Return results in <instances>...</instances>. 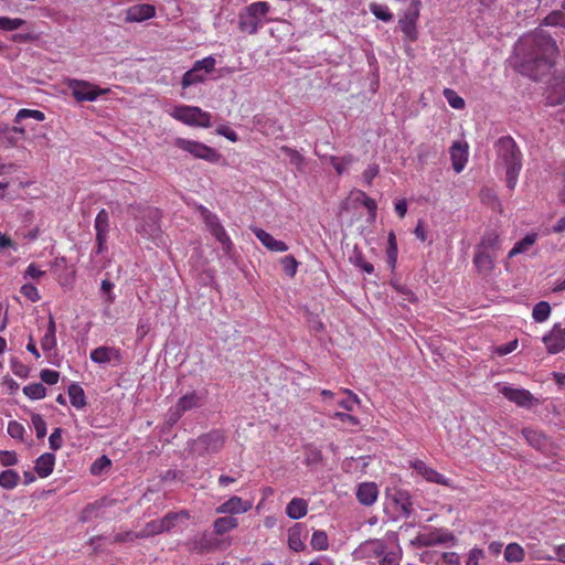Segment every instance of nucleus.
Returning <instances> with one entry per match:
<instances>
[{
	"mask_svg": "<svg viewBox=\"0 0 565 565\" xmlns=\"http://www.w3.org/2000/svg\"><path fill=\"white\" fill-rule=\"evenodd\" d=\"M390 548L388 541L385 539H373L363 542L359 547V553L365 558L381 559L382 555Z\"/></svg>",
	"mask_w": 565,
	"mask_h": 565,
	"instance_id": "obj_12",
	"label": "nucleus"
},
{
	"mask_svg": "<svg viewBox=\"0 0 565 565\" xmlns=\"http://www.w3.org/2000/svg\"><path fill=\"white\" fill-rule=\"evenodd\" d=\"M174 145L177 148L191 153L194 158L209 162H216L220 158L215 149L195 140L178 138Z\"/></svg>",
	"mask_w": 565,
	"mask_h": 565,
	"instance_id": "obj_7",
	"label": "nucleus"
},
{
	"mask_svg": "<svg viewBox=\"0 0 565 565\" xmlns=\"http://www.w3.org/2000/svg\"><path fill=\"white\" fill-rule=\"evenodd\" d=\"M418 15V12H408L398 22L405 40L409 42H414L418 38L416 25Z\"/></svg>",
	"mask_w": 565,
	"mask_h": 565,
	"instance_id": "obj_24",
	"label": "nucleus"
},
{
	"mask_svg": "<svg viewBox=\"0 0 565 565\" xmlns=\"http://www.w3.org/2000/svg\"><path fill=\"white\" fill-rule=\"evenodd\" d=\"M429 557L436 565H460L459 556L455 552L438 553H425L424 558Z\"/></svg>",
	"mask_w": 565,
	"mask_h": 565,
	"instance_id": "obj_33",
	"label": "nucleus"
},
{
	"mask_svg": "<svg viewBox=\"0 0 565 565\" xmlns=\"http://www.w3.org/2000/svg\"><path fill=\"white\" fill-rule=\"evenodd\" d=\"M40 377L44 383L54 385L58 382L60 373L54 370L44 369L40 372Z\"/></svg>",
	"mask_w": 565,
	"mask_h": 565,
	"instance_id": "obj_60",
	"label": "nucleus"
},
{
	"mask_svg": "<svg viewBox=\"0 0 565 565\" xmlns=\"http://www.w3.org/2000/svg\"><path fill=\"white\" fill-rule=\"evenodd\" d=\"M10 363H11V370L17 376L24 379L29 375V371H30L29 367L24 363L19 361L18 359H15V358L11 359Z\"/></svg>",
	"mask_w": 565,
	"mask_h": 565,
	"instance_id": "obj_57",
	"label": "nucleus"
},
{
	"mask_svg": "<svg viewBox=\"0 0 565 565\" xmlns=\"http://www.w3.org/2000/svg\"><path fill=\"white\" fill-rule=\"evenodd\" d=\"M20 481V476L15 470L8 469L0 473V487L6 490H13Z\"/></svg>",
	"mask_w": 565,
	"mask_h": 565,
	"instance_id": "obj_39",
	"label": "nucleus"
},
{
	"mask_svg": "<svg viewBox=\"0 0 565 565\" xmlns=\"http://www.w3.org/2000/svg\"><path fill=\"white\" fill-rule=\"evenodd\" d=\"M504 558L509 563H521L525 558V552L520 544L510 543L504 550Z\"/></svg>",
	"mask_w": 565,
	"mask_h": 565,
	"instance_id": "obj_37",
	"label": "nucleus"
},
{
	"mask_svg": "<svg viewBox=\"0 0 565 565\" xmlns=\"http://www.w3.org/2000/svg\"><path fill=\"white\" fill-rule=\"evenodd\" d=\"M90 360L97 364H106L115 361L117 364L121 362L120 350L114 347H98L90 354Z\"/></svg>",
	"mask_w": 565,
	"mask_h": 565,
	"instance_id": "obj_17",
	"label": "nucleus"
},
{
	"mask_svg": "<svg viewBox=\"0 0 565 565\" xmlns=\"http://www.w3.org/2000/svg\"><path fill=\"white\" fill-rule=\"evenodd\" d=\"M23 393L31 399H42L46 395V388L41 383H31L23 387Z\"/></svg>",
	"mask_w": 565,
	"mask_h": 565,
	"instance_id": "obj_45",
	"label": "nucleus"
},
{
	"mask_svg": "<svg viewBox=\"0 0 565 565\" xmlns=\"http://www.w3.org/2000/svg\"><path fill=\"white\" fill-rule=\"evenodd\" d=\"M343 392L349 395V398L340 401L338 405L348 412H352L353 405L360 404L361 401L351 390L344 388Z\"/></svg>",
	"mask_w": 565,
	"mask_h": 565,
	"instance_id": "obj_54",
	"label": "nucleus"
},
{
	"mask_svg": "<svg viewBox=\"0 0 565 565\" xmlns=\"http://www.w3.org/2000/svg\"><path fill=\"white\" fill-rule=\"evenodd\" d=\"M542 24L548 26H565V12L559 10L551 12L544 18Z\"/></svg>",
	"mask_w": 565,
	"mask_h": 565,
	"instance_id": "obj_49",
	"label": "nucleus"
},
{
	"mask_svg": "<svg viewBox=\"0 0 565 565\" xmlns=\"http://www.w3.org/2000/svg\"><path fill=\"white\" fill-rule=\"evenodd\" d=\"M57 345L56 334L53 333H44L41 339V348L44 352H51Z\"/></svg>",
	"mask_w": 565,
	"mask_h": 565,
	"instance_id": "obj_56",
	"label": "nucleus"
},
{
	"mask_svg": "<svg viewBox=\"0 0 565 565\" xmlns=\"http://www.w3.org/2000/svg\"><path fill=\"white\" fill-rule=\"evenodd\" d=\"M501 394L510 402L515 403L519 406H529L532 402V394L523 388H513L510 386H503L500 390Z\"/></svg>",
	"mask_w": 565,
	"mask_h": 565,
	"instance_id": "obj_23",
	"label": "nucleus"
},
{
	"mask_svg": "<svg viewBox=\"0 0 565 565\" xmlns=\"http://www.w3.org/2000/svg\"><path fill=\"white\" fill-rule=\"evenodd\" d=\"M163 533L162 522L160 519L148 522L145 527L135 534V537L146 539Z\"/></svg>",
	"mask_w": 565,
	"mask_h": 565,
	"instance_id": "obj_40",
	"label": "nucleus"
},
{
	"mask_svg": "<svg viewBox=\"0 0 565 565\" xmlns=\"http://www.w3.org/2000/svg\"><path fill=\"white\" fill-rule=\"evenodd\" d=\"M252 509V502L245 501L241 497L233 495L224 503L220 504L215 511L218 514H242Z\"/></svg>",
	"mask_w": 565,
	"mask_h": 565,
	"instance_id": "obj_15",
	"label": "nucleus"
},
{
	"mask_svg": "<svg viewBox=\"0 0 565 565\" xmlns=\"http://www.w3.org/2000/svg\"><path fill=\"white\" fill-rule=\"evenodd\" d=\"M310 544L315 551H326L329 547L327 533L322 530L315 531Z\"/></svg>",
	"mask_w": 565,
	"mask_h": 565,
	"instance_id": "obj_43",
	"label": "nucleus"
},
{
	"mask_svg": "<svg viewBox=\"0 0 565 565\" xmlns=\"http://www.w3.org/2000/svg\"><path fill=\"white\" fill-rule=\"evenodd\" d=\"M379 487L375 482H361L356 487L355 497L360 504L365 507L373 505L379 498Z\"/></svg>",
	"mask_w": 565,
	"mask_h": 565,
	"instance_id": "obj_16",
	"label": "nucleus"
},
{
	"mask_svg": "<svg viewBox=\"0 0 565 565\" xmlns=\"http://www.w3.org/2000/svg\"><path fill=\"white\" fill-rule=\"evenodd\" d=\"M497 255L476 248L472 263L481 275H490L495 266Z\"/></svg>",
	"mask_w": 565,
	"mask_h": 565,
	"instance_id": "obj_18",
	"label": "nucleus"
},
{
	"mask_svg": "<svg viewBox=\"0 0 565 565\" xmlns=\"http://www.w3.org/2000/svg\"><path fill=\"white\" fill-rule=\"evenodd\" d=\"M370 11L381 21L390 22L393 19V14L387 6L380 3H371Z\"/></svg>",
	"mask_w": 565,
	"mask_h": 565,
	"instance_id": "obj_47",
	"label": "nucleus"
},
{
	"mask_svg": "<svg viewBox=\"0 0 565 565\" xmlns=\"http://www.w3.org/2000/svg\"><path fill=\"white\" fill-rule=\"evenodd\" d=\"M393 500L404 516H409L413 513V502L406 491H397Z\"/></svg>",
	"mask_w": 565,
	"mask_h": 565,
	"instance_id": "obj_36",
	"label": "nucleus"
},
{
	"mask_svg": "<svg viewBox=\"0 0 565 565\" xmlns=\"http://www.w3.org/2000/svg\"><path fill=\"white\" fill-rule=\"evenodd\" d=\"M21 294L32 302H36L41 299L38 288L33 284H24L21 287Z\"/></svg>",
	"mask_w": 565,
	"mask_h": 565,
	"instance_id": "obj_55",
	"label": "nucleus"
},
{
	"mask_svg": "<svg viewBox=\"0 0 565 565\" xmlns=\"http://www.w3.org/2000/svg\"><path fill=\"white\" fill-rule=\"evenodd\" d=\"M94 228L96 231V254H102L106 248V242L109 231V215L105 209H102L94 222Z\"/></svg>",
	"mask_w": 565,
	"mask_h": 565,
	"instance_id": "obj_11",
	"label": "nucleus"
},
{
	"mask_svg": "<svg viewBox=\"0 0 565 565\" xmlns=\"http://www.w3.org/2000/svg\"><path fill=\"white\" fill-rule=\"evenodd\" d=\"M280 264L282 266V270L289 277H295L299 263L292 255H286L280 259Z\"/></svg>",
	"mask_w": 565,
	"mask_h": 565,
	"instance_id": "obj_50",
	"label": "nucleus"
},
{
	"mask_svg": "<svg viewBox=\"0 0 565 565\" xmlns=\"http://www.w3.org/2000/svg\"><path fill=\"white\" fill-rule=\"evenodd\" d=\"M71 404L77 408L83 409L86 405V396L82 386L77 383H72L67 390Z\"/></svg>",
	"mask_w": 565,
	"mask_h": 565,
	"instance_id": "obj_32",
	"label": "nucleus"
},
{
	"mask_svg": "<svg viewBox=\"0 0 565 565\" xmlns=\"http://www.w3.org/2000/svg\"><path fill=\"white\" fill-rule=\"evenodd\" d=\"M31 423L35 429L36 437L39 439H42L46 435V423L42 415L40 414H32L31 415Z\"/></svg>",
	"mask_w": 565,
	"mask_h": 565,
	"instance_id": "obj_52",
	"label": "nucleus"
},
{
	"mask_svg": "<svg viewBox=\"0 0 565 565\" xmlns=\"http://www.w3.org/2000/svg\"><path fill=\"white\" fill-rule=\"evenodd\" d=\"M501 243L500 234L494 230H490L482 235L476 248L498 255V252L501 249Z\"/></svg>",
	"mask_w": 565,
	"mask_h": 565,
	"instance_id": "obj_25",
	"label": "nucleus"
},
{
	"mask_svg": "<svg viewBox=\"0 0 565 565\" xmlns=\"http://www.w3.org/2000/svg\"><path fill=\"white\" fill-rule=\"evenodd\" d=\"M522 434L526 441L535 449L541 450L547 445L546 436L539 430L525 428Z\"/></svg>",
	"mask_w": 565,
	"mask_h": 565,
	"instance_id": "obj_34",
	"label": "nucleus"
},
{
	"mask_svg": "<svg viewBox=\"0 0 565 565\" xmlns=\"http://www.w3.org/2000/svg\"><path fill=\"white\" fill-rule=\"evenodd\" d=\"M417 541L422 546L447 544L455 541V535L446 530L435 529L429 533L419 534Z\"/></svg>",
	"mask_w": 565,
	"mask_h": 565,
	"instance_id": "obj_14",
	"label": "nucleus"
},
{
	"mask_svg": "<svg viewBox=\"0 0 565 565\" xmlns=\"http://www.w3.org/2000/svg\"><path fill=\"white\" fill-rule=\"evenodd\" d=\"M67 86L72 92V96L78 103L94 102L99 96L106 95L109 92L108 88H100L90 82L75 78L70 79Z\"/></svg>",
	"mask_w": 565,
	"mask_h": 565,
	"instance_id": "obj_5",
	"label": "nucleus"
},
{
	"mask_svg": "<svg viewBox=\"0 0 565 565\" xmlns=\"http://www.w3.org/2000/svg\"><path fill=\"white\" fill-rule=\"evenodd\" d=\"M386 254H387V264L392 268H394L396 265V260H397L398 248H397L396 236L393 231H391L388 233Z\"/></svg>",
	"mask_w": 565,
	"mask_h": 565,
	"instance_id": "obj_42",
	"label": "nucleus"
},
{
	"mask_svg": "<svg viewBox=\"0 0 565 565\" xmlns=\"http://www.w3.org/2000/svg\"><path fill=\"white\" fill-rule=\"evenodd\" d=\"M25 24V21L20 18H8V17H0V29L4 31H14L20 29L22 25Z\"/></svg>",
	"mask_w": 565,
	"mask_h": 565,
	"instance_id": "obj_51",
	"label": "nucleus"
},
{
	"mask_svg": "<svg viewBox=\"0 0 565 565\" xmlns=\"http://www.w3.org/2000/svg\"><path fill=\"white\" fill-rule=\"evenodd\" d=\"M8 434L14 438V439H19V440H23V436H24V433H25V429H24V426L17 422V420H10L8 423Z\"/></svg>",
	"mask_w": 565,
	"mask_h": 565,
	"instance_id": "obj_53",
	"label": "nucleus"
},
{
	"mask_svg": "<svg viewBox=\"0 0 565 565\" xmlns=\"http://www.w3.org/2000/svg\"><path fill=\"white\" fill-rule=\"evenodd\" d=\"M111 466V461L108 457L102 456L99 457L90 467V471L93 475L100 473L105 468Z\"/></svg>",
	"mask_w": 565,
	"mask_h": 565,
	"instance_id": "obj_61",
	"label": "nucleus"
},
{
	"mask_svg": "<svg viewBox=\"0 0 565 565\" xmlns=\"http://www.w3.org/2000/svg\"><path fill=\"white\" fill-rule=\"evenodd\" d=\"M200 405L201 397L195 392L185 394L182 397H180L177 403L175 408L178 416H181L184 412L199 407Z\"/></svg>",
	"mask_w": 565,
	"mask_h": 565,
	"instance_id": "obj_31",
	"label": "nucleus"
},
{
	"mask_svg": "<svg viewBox=\"0 0 565 565\" xmlns=\"http://www.w3.org/2000/svg\"><path fill=\"white\" fill-rule=\"evenodd\" d=\"M308 512V502L301 498H294L286 507V514L292 520L303 518Z\"/></svg>",
	"mask_w": 565,
	"mask_h": 565,
	"instance_id": "obj_30",
	"label": "nucleus"
},
{
	"mask_svg": "<svg viewBox=\"0 0 565 565\" xmlns=\"http://www.w3.org/2000/svg\"><path fill=\"white\" fill-rule=\"evenodd\" d=\"M26 118H33L38 121H43L45 119V114L38 109L22 108L17 113L14 122L19 124Z\"/></svg>",
	"mask_w": 565,
	"mask_h": 565,
	"instance_id": "obj_46",
	"label": "nucleus"
},
{
	"mask_svg": "<svg viewBox=\"0 0 565 565\" xmlns=\"http://www.w3.org/2000/svg\"><path fill=\"white\" fill-rule=\"evenodd\" d=\"M62 428L56 427L49 437L50 448L54 451L62 448Z\"/></svg>",
	"mask_w": 565,
	"mask_h": 565,
	"instance_id": "obj_59",
	"label": "nucleus"
},
{
	"mask_svg": "<svg viewBox=\"0 0 565 565\" xmlns=\"http://www.w3.org/2000/svg\"><path fill=\"white\" fill-rule=\"evenodd\" d=\"M307 529L303 523H296L288 530V547L294 552H302L306 548L305 539Z\"/></svg>",
	"mask_w": 565,
	"mask_h": 565,
	"instance_id": "obj_19",
	"label": "nucleus"
},
{
	"mask_svg": "<svg viewBox=\"0 0 565 565\" xmlns=\"http://www.w3.org/2000/svg\"><path fill=\"white\" fill-rule=\"evenodd\" d=\"M495 169L505 171L507 188L513 191L518 184L523 167V154L516 141L511 136H502L494 142Z\"/></svg>",
	"mask_w": 565,
	"mask_h": 565,
	"instance_id": "obj_2",
	"label": "nucleus"
},
{
	"mask_svg": "<svg viewBox=\"0 0 565 565\" xmlns=\"http://www.w3.org/2000/svg\"><path fill=\"white\" fill-rule=\"evenodd\" d=\"M131 215L135 217L138 216V214H142L143 217H147L149 221L152 222V224H140L137 226V232L143 236H152L158 231L157 227V221L159 220V211L153 207H140V206H134L130 205Z\"/></svg>",
	"mask_w": 565,
	"mask_h": 565,
	"instance_id": "obj_10",
	"label": "nucleus"
},
{
	"mask_svg": "<svg viewBox=\"0 0 565 565\" xmlns=\"http://www.w3.org/2000/svg\"><path fill=\"white\" fill-rule=\"evenodd\" d=\"M170 115L188 126L209 128L211 127V114L196 106H175Z\"/></svg>",
	"mask_w": 565,
	"mask_h": 565,
	"instance_id": "obj_4",
	"label": "nucleus"
},
{
	"mask_svg": "<svg viewBox=\"0 0 565 565\" xmlns=\"http://www.w3.org/2000/svg\"><path fill=\"white\" fill-rule=\"evenodd\" d=\"M238 526L237 519L233 516H221L217 518L213 523L215 534L224 535L225 533L236 529Z\"/></svg>",
	"mask_w": 565,
	"mask_h": 565,
	"instance_id": "obj_35",
	"label": "nucleus"
},
{
	"mask_svg": "<svg viewBox=\"0 0 565 565\" xmlns=\"http://www.w3.org/2000/svg\"><path fill=\"white\" fill-rule=\"evenodd\" d=\"M522 46L530 49L521 63L522 73L535 81L541 79L553 67L554 58L558 53L555 40L539 29L522 40Z\"/></svg>",
	"mask_w": 565,
	"mask_h": 565,
	"instance_id": "obj_1",
	"label": "nucleus"
},
{
	"mask_svg": "<svg viewBox=\"0 0 565 565\" xmlns=\"http://www.w3.org/2000/svg\"><path fill=\"white\" fill-rule=\"evenodd\" d=\"M331 417L339 419L344 425H349V426H359L360 425L359 418L353 415H350L348 413L335 412Z\"/></svg>",
	"mask_w": 565,
	"mask_h": 565,
	"instance_id": "obj_58",
	"label": "nucleus"
},
{
	"mask_svg": "<svg viewBox=\"0 0 565 565\" xmlns=\"http://www.w3.org/2000/svg\"><path fill=\"white\" fill-rule=\"evenodd\" d=\"M483 557V551L481 548H472L468 554L466 565H479V561Z\"/></svg>",
	"mask_w": 565,
	"mask_h": 565,
	"instance_id": "obj_64",
	"label": "nucleus"
},
{
	"mask_svg": "<svg viewBox=\"0 0 565 565\" xmlns=\"http://www.w3.org/2000/svg\"><path fill=\"white\" fill-rule=\"evenodd\" d=\"M355 161L352 154L343 156V157H330V163L337 171L339 175L344 173L347 169Z\"/></svg>",
	"mask_w": 565,
	"mask_h": 565,
	"instance_id": "obj_41",
	"label": "nucleus"
},
{
	"mask_svg": "<svg viewBox=\"0 0 565 565\" xmlns=\"http://www.w3.org/2000/svg\"><path fill=\"white\" fill-rule=\"evenodd\" d=\"M206 446V449L212 452L220 451L225 444V436L222 431L213 430L200 438Z\"/></svg>",
	"mask_w": 565,
	"mask_h": 565,
	"instance_id": "obj_29",
	"label": "nucleus"
},
{
	"mask_svg": "<svg viewBox=\"0 0 565 565\" xmlns=\"http://www.w3.org/2000/svg\"><path fill=\"white\" fill-rule=\"evenodd\" d=\"M18 462V457L14 451L2 450L0 451V463L4 467L14 466Z\"/></svg>",
	"mask_w": 565,
	"mask_h": 565,
	"instance_id": "obj_62",
	"label": "nucleus"
},
{
	"mask_svg": "<svg viewBox=\"0 0 565 565\" xmlns=\"http://www.w3.org/2000/svg\"><path fill=\"white\" fill-rule=\"evenodd\" d=\"M543 342L550 354L559 353L565 349V328L555 324L548 334L544 335Z\"/></svg>",
	"mask_w": 565,
	"mask_h": 565,
	"instance_id": "obj_13",
	"label": "nucleus"
},
{
	"mask_svg": "<svg viewBox=\"0 0 565 565\" xmlns=\"http://www.w3.org/2000/svg\"><path fill=\"white\" fill-rule=\"evenodd\" d=\"M539 234L535 232L527 233L522 239L516 242L512 249L509 252L508 257L513 258L516 255L526 253L536 243Z\"/></svg>",
	"mask_w": 565,
	"mask_h": 565,
	"instance_id": "obj_28",
	"label": "nucleus"
},
{
	"mask_svg": "<svg viewBox=\"0 0 565 565\" xmlns=\"http://www.w3.org/2000/svg\"><path fill=\"white\" fill-rule=\"evenodd\" d=\"M252 232L268 250L276 253H284L288 250V245L285 242L276 239L265 230L252 227Z\"/></svg>",
	"mask_w": 565,
	"mask_h": 565,
	"instance_id": "obj_20",
	"label": "nucleus"
},
{
	"mask_svg": "<svg viewBox=\"0 0 565 565\" xmlns=\"http://www.w3.org/2000/svg\"><path fill=\"white\" fill-rule=\"evenodd\" d=\"M444 97L448 102V104L455 109H463L466 106L465 99L460 97L454 89L445 88Z\"/></svg>",
	"mask_w": 565,
	"mask_h": 565,
	"instance_id": "obj_48",
	"label": "nucleus"
},
{
	"mask_svg": "<svg viewBox=\"0 0 565 565\" xmlns=\"http://www.w3.org/2000/svg\"><path fill=\"white\" fill-rule=\"evenodd\" d=\"M516 348H518V340H513L505 344L497 347L494 351L498 355L504 356V355L513 352L514 350H516Z\"/></svg>",
	"mask_w": 565,
	"mask_h": 565,
	"instance_id": "obj_63",
	"label": "nucleus"
},
{
	"mask_svg": "<svg viewBox=\"0 0 565 565\" xmlns=\"http://www.w3.org/2000/svg\"><path fill=\"white\" fill-rule=\"evenodd\" d=\"M55 456L53 454H43L35 461V471L40 478L49 477L54 469Z\"/></svg>",
	"mask_w": 565,
	"mask_h": 565,
	"instance_id": "obj_27",
	"label": "nucleus"
},
{
	"mask_svg": "<svg viewBox=\"0 0 565 565\" xmlns=\"http://www.w3.org/2000/svg\"><path fill=\"white\" fill-rule=\"evenodd\" d=\"M392 541L395 546L390 547L388 551L382 555L379 565H401L403 552L395 534H392Z\"/></svg>",
	"mask_w": 565,
	"mask_h": 565,
	"instance_id": "obj_26",
	"label": "nucleus"
},
{
	"mask_svg": "<svg viewBox=\"0 0 565 565\" xmlns=\"http://www.w3.org/2000/svg\"><path fill=\"white\" fill-rule=\"evenodd\" d=\"M550 313H551L550 303L546 301H540L534 306L532 317H533L534 321H536V322H544L550 317Z\"/></svg>",
	"mask_w": 565,
	"mask_h": 565,
	"instance_id": "obj_44",
	"label": "nucleus"
},
{
	"mask_svg": "<svg viewBox=\"0 0 565 565\" xmlns=\"http://www.w3.org/2000/svg\"><path fill=\"white\" fill-rule=\"evenodd\" d=\"M215 67V60L212 56L196 61L191 70L184 73L181 85L182 88L203 83L206 74L211 73Z\"/></svg>",
	"mask_w": 565,
	"mask_h": 565,
	"instance_id": "obj_6",
	"label": "nucleus"
},
{
	"mask_svg": "<svg viewBox=\"0 0 565 565\" xmlns=\"http://www.w3.org/2000/svg\"><path fill=\"white\" fill-rule=\"evenodd\" d=\"M190 514L186 511L169 512L160 521L162 522L163 532H169L175 527L177 523L182 519H189Z\"/></svg>",
	"mask_w": 565,
	"mask_h": 565,
	"instance_id": "obj_38",
	"label": "nucleus"
},
{
	"mask_svg": "<svg viewBox=\"0 0 565 565\" xmlns=\"http://www.w3.org/2000/svg\"><path fill=\"white\" fill-rule=\"evenodd\" d=\"M409 467L416 471L417 475L423 477L427 482L451 487V482L448 478L426 465V462L420 459L409 461Z\"/></svg>",
	"mask_w": 565,
	"mask_h": 565,
	"instance_id": "obj_9",
	"label": "nucleus"
},
{
	"mask_svg": "<svg viewBox=\"0 0 565 565\" xmlns=\"http://www.w3.org/2000/svg\"><path fill=\"white\" fill-rule=\"evenodd\" d=\"M271 6L266 1H256L238 13V30L253 35L263 26V19L269 13Z\"/></svg>",
	"mask_w": 565,
	"mask_h": 565,
	"instance_id": "obj_3",
	"label": "nucleus"
},
{
	"mask_svg": "<svg viewBox=\"0 0 565 565\" xmlns=\"http://www.w3.org/2000/svg\"><path fill=\"white\" fill-rule=\"evenodd\" d=\"M201 215L210 233L221 243L223 249L228 253L233 246L230 236L225 228L220 223L216 214L209 211L206 207H201Z\"/></svg>",
	"mask_w": 565,
	"mask_h": 565,
	"instance_id": "obj_8",
	"label": "nucleus"
},
{
	"mask_svg": "<svg viewBox=\"0 0 565 565\" xmlns=\"http://www.w3.org/2000/svg\"><path fill=\"white\" fill-rule=\"evenodd\" d=\"M154 14V6L148 3L135 4L127 10L126 21L142 22L145 20L153 18Z\"/></svg>",
	"mask_w": 565,
	"mask_h": 565,
	"instance_id": "obj_22",
	"label": "nucleus"
},
{
	"mask_svg": "<svg viewBox=\"0 0 565 565\" xmlns=\"http://www.w3.org/2000/svg\"><path fill=\"white\" fill-rule=\"evenodd\" d=\"M450 158L454 170L460 173L468 161V145L466 142L455 141L450 147Z\"/></svg>",
	"mask_w": 565,
	"mask_h": 565,
	"instance_id": "obj_21",
	"label": "nucleus"
}]
</instances>
